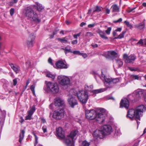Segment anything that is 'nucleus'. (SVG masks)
Instances as JSON below:
<instances>
[{
  "instance_id": "obj_54",
  "label": "nucleus",
  "mask_w": 146,
  "mask_h": 146,
  "mask_svg": "<svg viewBox=\"0 0 146 146\" xmlns=\"http://www.w3.org/2000/svg\"><path fill=\"white\" fill-rule=\"evenodd\" d=\"M48 62L50 64L52 65H53V64L52 63V60L50 58H49L48 60Z\"/></svg>"
},
{
  "instance_id": "obj_13",
  "label": "nucleus",
  "mask_w": 146,
  "mask_h": 146,
  "mask_svg": "<svg viewBox=\"0 0 146 146\" xmlns=\"http://www.w3.org/2000/svg\"><path fill=\"white\" fill-rule=\"evenodd\" d=\"M54 102L55 107H64L65 106L64 100L61 98L57 97L54 99Z\"/></svg>"
},
{
  "instance_id": "obj_19",
  "label": "nucleus",
  "mask_w": 146,
  "mask_h": 146,
  "mask_svg": "<svg viewBox=\"0 0 146 146\" xmlns=\"http://www.w3.org/2000/svg\"><path fill=\"white\" fill-rule=\"evenodd\" d=\"M35 110V106H33L28 111V115L25 117V119L31 120V117L32 115Z\"/></svg>"
},
{
  "instance_id": "obj_62",
  "label": "nucleus",
  "mask_w": 146,
  "mask_h": 146,
  "mask_svg": "<svg viewBox=\"0 0 146 146\" xmlns=\"http://www.w3.org/2000/svg\"><path fill=\"white\" fill-rule=\"evenodd\" d=\"M86 24V23L84 22L80 24V26L81 27H83V26L85 25Z\"/></svg>"
},
{
  "instance_id": "obj_32",
  "label": "nucleus",
  "mask_w": 146,
  "mask_h": 146,
  "mask_svg": "<svg viewBox=\"0 0 146 146\" xmlns=\"http://www.w3.org/2000/svg\"><path fill=\"white\" fill-rule=\"evenodd\" d=\"M116 62L119 67H120L122 66L123 62L121 59L118 58L116 60Z\"/></svg>"
},
{
  "instance_id": "obj_14",
  "label": "nucleus",
  "mask_w": 146,
  "mask_h": 146,
  "mask_svg": "<svg viewBox=\"0 0 146 146\" xmlns=\"http://www.w3.org/2000/svg\"><path fill=\"white\" fill-rule=\"evenodd\" d=\"M57 68L60 69H66L68 68V65L67 64L66 62L63 60H59L55 64Z\"/></svg>"
},
{
  "instance_id": "obj_60",
  "label": "nucleus",
  "mask_w": 146,
  "mask_h": 146,
  "mask_svg": "<svg viewBox=\"0 0 146 146\" xmlns=\"http://www.w3.org/2000/svg\"><path fill=\"white\" fill-rule=\"evenodd\" d=\"M107 99L108 100H110V99H111V100H114V98L113 97H110V96L108 97Z\"/></svg>"
},
{
  "instance_id": "obj_38",
  "label": "nucleus",
  "mask_w": 146,
  "mask_h": 146,
  "mask_svg": "<svg viewBox=\"0 0 146 146\" xmlns=\"http://www.w3.org/2000/svg\"><path fill=\"white\" fill-rule=\"evenodd\" d=\"M35 86L34 85H32L30 87V89L32 91V93H33V95L34 96L35 95Z\"/></svg>"
},
{
  "instance_id": "obj_10",
  "label": "nucleus",
  "mask_w": 146,
  "mask_h": 146,
  "mask_svg": "<svg viewBox=\"0 0 146 146\" xmlns=\"http://www.w3.org/2000/svg\"><path fill=\"white\" fill-rule=\"evenodd\" d=\"M143 94V92L141 89H138L135 90L133 93L129 95L128 96V98L131 100L137 99L139 98Z\"/></svg>"
},
{
  "instance_id": "obj_8",
  "label": "nucleus",
  "mask_w": 146,
  "mask_h": 146,
  "mask_svg": "<svg viewBox=\"0 0 146 146\" xmlns=\"http://www.w3.org/2000/svg\"><path fill=\"white\" fill-rule=\"evenodd\" d=\"M47 89L48 92H51L53 94L58 93L59 90V88L56 82H48L46 84Z\"/></svg>"
},
{
  "instance_id": "obj_58",
  "label": "nucleus",
  "mask_w": 146,
  "mask_h": 146,
  "mask_svg": "<svg viewBox=\"0 0 146 146\" xmlns=\"http://www.w3.org/2000/svg\"><path fill=\"white\" fill-rule=\"evenodd\" d=\"M122 30V28L121 27H119L117 28L116 30H115V31H119L121 32Z\"/></svg>"
},
{
  "instance_id": "obj_18",
  "label": "nucleus",
  "mask_w": 146,
  "mask_h": 146,
  "mask_svg": "<svg viewBox=\"0 0 146 146\" xmlns=\"http://www.w3.org/2000/svg\"><path fill=\"white\" fill-rule=\"evenodd\" d=\"M93 135L94 138L96 139L98 138L100 139L102 138L103 136L104 135L101 129L100 130L97 129L94 131Z\"/></svg>"
},
{
  "instance_id": "obj_4",
  "label": "nucleus",
  "mask_w": 146,
  "mask_h": 146,
  "mask_svg": "<svg viewBox=\"0 0 146 146\" xmlns=\"http://www.w3.org/2000/svg\"><path fill=\"white\" fill-rule=\"evenodd\" d=\"M77 96L78 100L82 104H86L88 98L87 91L83 90H79L78 89H72L70 90V93Z\"/></svg>"
},
{
  "instance_id": "obj_61",
  "label": "nucleus",
  "mask_w": 146,
  "mask_h": 146,
  "mask_svg": "<svg viewBox=\"0 0 146 146\" xmlns=\"http://www.w3.org/2000/svg\"><path fill=\"white\" fill-rule=\"evenodd\" d=\"M29 83H30V82H29V80H27V83H26V86L25 87V89L27 88V86L29 84Z\"/></svg>"
},
{
  "instance_id": "obj_46",
  "label": "nucleus",
  "mask_w": 146,
  "mask_h": 146,
  "mask_svg": "<svg viewBox=\"0 0 146 146\" xmlns=\"http://www.w3.org/2000/svg\"><path fill=\"white\" fill-rule=\"evenodd\" d=\"M14 12V9L13 8H11L10 10V13L11 16H12Z\"/></svg>"
},
{
  "instance_id": "obj_40",
  "label": "nucleus",
  "mask_w": 146,
  "mask_h": 146,
  "mask_svg": "<svg viewBox=\"0 0 146 146\" xmlns=\"http://www.w3.org/2000/svg\"><path fill=\"white\" fill-rule=\"evenodd\" d=\"M47 126L46 125H43L42 127V129L44 133L47 132Z\"/></svg>"
},
{
  "instance_id": "obj_5",
  "label": "nucleus",
  "mask_w": 146,
  "mask_h": 146,
  "mask_svg": "<svg viewBox=\"0 0 146 146\" xmlns=\"http://www.w3.org/2000/svg\"><path fill=\"white\" fill-rule=\"evenodd\" d=\"M100 78L103 81L105 86L107 88L111 87L114 84L119 82V78L112 79L109 76L107 75V70L106 69H103L102 71V75Z\"/></svg>"
},
{
  "instance_id": "obj_39",
  "label": "nucleus",
  "mask_w": 146,
  "mask_h": 146,
  "mask_svg": "<svg viewBox=\"0 0 146 146\" xmlns=\"http://www.w3.org/2000/svg\"><path fill=\"white\" fill-rule=\"evenodd\" d=\"M72 53H73L75 54L80 55L81 54V52H80V51L78 50H76L73 51H72Z\"/></svg>"
},
{
  "instance_id": "obj_56",
  "label": "nucleus",
  "mask_w": 146,
  "mask_h": 146,
  "mask_svg": "<svg viewBox=\"0 0 146 146\" xmlns=\"http://www.w3.org/2000/svg\"><path fill=\"white\" fill-rule=\"evenodd\" d=\"M110 12V10L106 8V14H109Z\"/></svg>"
},
{
  "instance_id": "obj_51",
  "label": "nucleus",
  "mask_w": 146,
  "mask_h": 146,
  "mask_svg": "<svg viewBox=\"0 0 146 146\" xmlns=\"http://www.w3.org/2000/svg\"><path fill=\"white\" fill-rule=\"evenodd\" d=\"M80 55L82 56L83 57H84V58H86L87 57V54L85 53H81V54Z\"/></svg>"
},
{
  "instance_id": "obj_3",
  "label": "nucleus",
  "mask_w": 146,
  "mask_h": 146,
  "mask_svg": "<svg viewBox=\"0 0 146 146\" xmlns=\"http://www.w3.org/2000/svg\"><path fill=\"white\" fill-rule=\"evenodd\" d=\"M85 113L86 117L88 119H95L99 123H102L104 121V117L103 115L97 114V113L94 110H86Z\"/></svg>"
},
{
  "instance_id": "obj_2",
  "label": "nucleus",
  "mask_w": 146,
  "mask_h": 146,
  "mask_svg": "<svg viewBox=\"0 0 146 146\" xmlns=\"http://www.w3.org/2000/svg\"><path fill=\"white\" fill-rule=\"evenodd\" d=\"M146 110V108L143 105H140L136 108L135 109H131L127 112V117L130 119H135L137 121L138 125L140 122L137 120H140V117L143 115V113Z\"/></svg>"
},
{
  "instance_id": "obj_34",
  "label": "nucleus",
  "mask_w": 146,
  "mask_h": 146,
  "mask_svg": "<svg viewBox=\"0 0 146 146\" xmlns=\"http://www.w3.org/2000/svg\"><path fill=\"white\" fill-rule=\"evenodd\" d=\"M6 111H1L0 109V115L1 118H2L3 119H4L6 115Z\"/></svg>"
},
{
  "instance_id": "obj_29",
  "label": "nucleus",
  "mask_w": 146,
  "mask_h": 146,
  "mask_svg": "<svg viewBox=\"0 0 146 146\" xmlns=\"http://www.w3.org/2000/svg\"><path fill=\"white\" fill-rule=\"evenodd\" d=\"M25 132L24 130H22L20 133V138L19 140V141L20 143H21L22 140L23 139L24 136Z\"/></svg>"
},
{
  "instance_id": "obj_36",
  "label": "nucleus",
  "mask_w": 146,
  "mask_h": 146,
  "mask_svg": "<svg viewBox=\"0 0 146 146\" xmlns=\"http://www.w3.org/2000/svg\"><path fill=\"white\" fill-rule=\"evenodd\" d=\"M126 33L125 31H123L122 33H121L117 37H115V38L117 39V38H121L124 37V34L125 33Z\"/></svg>"
},
{
  "instance_id": "obj_49",
  "label": "nucleus",
  "mask_w": 146,
  "mask_h": 146,
  "mask_svg": "<svg viewBox=\"0 0 146 146\" xmlns=\"http://www.w3.org/2000/svg\"><path fill=\"white\" fill-rule=\"evenodd\" d=\"M135 9V7L133 8L132 9H129L127 10V12L130 13L131 12H133V11Z\"/></svg>"
},
{
  "instance_id": "obj_43",
  "label": "nucleus",
  "mask_w": 146,
  "mask_h": 146,
  "mask_svg": "<svg viewBox=\"0 0 146 146\" xmlns=\"http://www.w3.org/2000/svg\"><path fill=\"white\" fill-rule=\"evenodd\" d=\"M111 30V27H108L107 30L106 31V32L107 35H109L110 34V31Z\"/></svg>"
},
{
  "instance_id": "obj_6",
  "label": "nucleus",
  "mask_w": 146,
  "mask_h": 146,
  "mask_svg": "<svg viewBox=\"0 0 146 146\" xmlns=\"http://www.w3.org/2000/svg\"><path fill=\"white\" fill-rule=\"evenodd\" d=\"M24 13L30 20L37 23H39L40 21L36 13L34 12L30 7H28L26 8L24 11Z\"/></svg>"
},
{
  "instance_id": "obj_50",
  "label": "nucleus",
  "mask_w": 146,
  "mask_h": 146,
  "mask_svg": "<svg viewBox=\"0 0 146 146\" xmlns=\"http://www.w3.org/2000/svg\"><path fill=\"white\" fill-rule=\"evenodd\" d=\"M96 25V24L95 23L92 24H89L88 25V27L89 28H92L94 27Z\"/></svg>"
},
{
  "instance_id": "obj_21",
  "label": "nucleus",
  "mask_w": 146,
  "mask_h": 146,
  "mask_svg": "<svg viewBox=\"0 0 146 146\" xmlns=\"http://www.w3.org/2000/svg\"><path fill=\"white\" fill-rule=\"evenodd\" d=\"M9 65L11 68L16 74L19 73L20 71V68L16 64H14L13 63L9 64Z\"/></svg>"
},
{
  "instance_id": "obj_59",
  "label": "nucleus",
  "mask_w": 146,
  "mask_h": 146,
  "mask_svg": "<svg viewBox=\"0 0 146 146\" xmlns=\"http://www.w3.org/2000/svg\"><path fill=\"white\" fill-rule=\"evenodd\" d=\"M129 69L131 71H135L137 70L136 69L133 68H129Z\"/></svg>"
},
{
  "instance_id": "obj_37",
  "label": "nucleus",
  "mask_w": 146,
  "mask_h": 146,
  "mask_svg": "<svg viewBox=\"0 0 146 146\" xmlns=\"http://www.w3.org/2000/svg\"><path fill=\"white\" fill-rule=\"evenodd\" d=\"M101 7H99L98 6H96L95 8V9L93 10V12L97 11V12H100L101 11Z\"/></svg>"
},
{
  "instance_id": "obj_15",
  "label": "nucleus",
  "mask_w": 146,
  "mask_h": 146,
  "mask_svg": "<svg viewBox=\"0 0 146 146\" xmlns=\"http://www.w3.org/2000/svg\"><path fill=\"white\" fill-rule=\"evenodd\" d=\"M123 57L125 60V62L127 63H133L136 59L134 56L131 55L128 56L127 54H124Z\"/></svg>"
},
{
  "instance_id": "obj_45",
  "label": "nucleus",
  "mask_w": 146,
  "mask_h": 146,
  "mask_svg": "<svg viewBox=\"0 0 146 146\" xmlns=\"http://www.w3.org/2000/svg\"><path fill=\"white\" fill-rule=\"evenodd\" d=\"M55 106L54 105V104H51L49 106V108L50 109H52V110H53V109H55Z\"/></svg>"
},
{
  "instance_id": "obj_12",
  "label": "nucleus",
  "mask_w": 146,
  "mask_h": 146,
  "mask_svg": "<svg viewBox=\"0 0 146 146\" xmlns=\"http://www.w3.org/2000/svg\"><path fill=\"white\" fill-rule=\"evenodd\" d=\"M73 95V94L72 93L71 94H70V91L69 97L68 99V102L69 105L72 108H73L74 106L78 104L77 100L75 98L72 96Z\"/></svg>"
},
{
  "instance_id": "obj_47",
  "label": "nucleus",
  "mask_w": 146,
  "mask_h": 146,
  "mask_svg": "<svg viewBox=\"0 0 146 146\" xmlns=\"http://www.w3.org/2000/svg\"><path fill=\"white\" fill-rule=\"evenodd\" d=\"M144 42L143 40V41L142 39H140V40L137 42V45H138L139 44H140L141 45H143V44Z\"/></svg>"
},
{
  "instance_id": "obj_64",
  "label": "nucleus",
  "mask_w": 146,
  "mask_h": 146,
  "mask_svg": "<svg viewBox=\"0 0 146 146\" xmlns=\"http://www.w3.org/2000/svg\"><path fill=\"white\" fill-rule=\"evenodd\" d=\"M139 145V142L135 143L133 146H138Z\"/></svg>"
},
{
  "instance_id": "obj_53",
  "label": "nucleus",
  "mask_w": 146,
  "mask_h": 146,
  "mask_svg": "<svg viewBox=\"0 0 146 146\" xmlns=\"http://www.w3.org/2000/svg\"><path fill=\"white\" fill-rule=\"evenodd\" d=\"M57 30L54 31L53 32V35L50 36L51 38H53V37L54 35H55L57 33Z\"/></svg>"
},
{
  "instance_id": "obj_17",
  "label": "nucleus",
  "mask_w": 146,
  "mask_h": 146,
  "mask_svg": "<svg viewBox=\"0 0 146 146\" xmlns=\"http://www.w3.org/2000/svg\"><path fill=\"white\" fill-rule=\"evenodd\" d=\"M129 105V102L127 99L124 98L121 100L120 103V108L124 107L126 109H128Z\"/></svg>"
},
{
  "instance_id": "obj_30",
  "label": "nucleus",
  "mask_w": 146,
  "mask_h": 146,
  "mask_svg": "<svg viewBox=\"0 0 146 146\" xmlns=\"http://www.w3.org/2000/svg\"><path fill=\"white\" fill-rule=\"evenodd\" d=\"M58 40L62 43H66L68 42V39L66 37L63 38H58Z\"/></svg>"
},
{
  "instance_id": "obj_20",
  "label": "nucleus",
  "mask_w": 146,
  "mask_h": 146,
  "mask_svg": "<svg viewBox=\"0 0 146 146\" xmlns=\"http://www.w3.org/2000/svg\"><path fill=\"white\" fill-rule=\"evenodd\" d=\"M104 54V56L107 58L115 57L117 55V53L113 51L105 52Z\"/></svg>"
},
{
  "instance_id": "obj_48",
  "label": "nucleus",
  "mask_w": 146,
  "mask_h": 146,
  "mask_svg": "<svg viewBox=\"0 0 146 146\" xmlns=\"http://www.w3.org/2000/svg\"><path fill=\"white\" fill-rule=\"evenodd\" d=\"M40 120L41 121V123H44L46 122V121L45 119L43 117H41L40 118Z\"/></svg>"
},
{
  "instance_id": "obj_41",
  "label": "nucleus",
  "mask_w": 146,
  "mask_h": 146,
  "mask_svg": "<svg viewBox=\"0 0 146 146\" xmlns=\"http://www.w3.org/2000/svg\"><path fill=\"white\" fill-rule=\"evenodd\" d=\"M124 23L127 25V26L131 28L132 27V25L129 23V22L125 21H124Z\"/></svg>"
},
{
  "instance_id": "obj_9",
  "label": "nucleus",
  "mask_w": 146,
  "mask_h": 146,
  "mask_svg": "<svg viewBox=\"0 0 146 146\" xmlns=\"http://www.w3.org/2000/svg\"><path fill=\"white\" fill-rule=\"evenodd\" d=\"M104 135H108L110 134L113 131L111 125H105L101 127Z\"/></svg>"
},
{
  "instance_id": "obj_52",
  "label": "nucleus",
  "mask_w": 146,
  "mask_h": 146,
  "mask_svg": "<svg viewBox=\"0 0 146 146\" xmlns=\"http://www.w3.org/2000/svg\"><path fill=\"white\" fill-rule=\"evenodd\" d=\"M71 43H72V44H76L78 43L77 40H73L72 42Z\"/></svg>"
},
{
  "instance_id": "obj_1",
  "label": "nucleus",
  "mask_w": 146,
  "mask_h": 146,
  "mask_svg": "<svg viewBox=\"0 0 146 146\" xmlns=\"http://www.w3.org/2000/svg\"><path fill=\"white\" fill-rule=\"evenodd\" d=\"M56 135L60 139H64V142L66 146H74V142L76 138V135L78 131L77 130L72 131L70 134L65 138L64 132L61 127L56 129Z\"/></svg>"
},
{
  "instance_id": "obj_16",
  "label": "nucleus",
  "mask_w": 146,
  "mask_h": 146,
  "mask_svg": "<svg viewBox=\"0 0 146 146\" xmlns=\"http://www.w3.org/2000/svg\"><path fill=\"white\" fill-rule=\"evenodd\" d=\"M36 35L34 33H31L29 36L26 44L29 47L33 46V43L35 38Z\"/></svg>"
},
{
  "instance_id": "obj_26",
  "label": "nucleus",
  "mask_w": 146,
  "mask_h": 146,
  "mask_svg": "<svg viewBox=\"0 0 146 146\" xmlns=\"http://www.w3.org/2000/svg\"><path fill=\"white\" fill-rule=\"evenodd\" d=\"M98 33L102 38L105 39H108V37L106 36L105 34L104 31L99 30L98 31Z\"/></svg>"
},
{
  "instance_id": "obj_7",
  "label": "nucleus",
  "mask_w": 146,
  "mask_h": 146,
  "mask_svg": "<svg viewBox=\"0 0 146 146\" xmlns=\"http://www.w3.org/2000/svg\"><path fill=\"white\" fill-rule=\"evenodd\" d=\"M57 81L59 84L62 86H68L70 82V77L63 75L58 76Z\"/></svg>"
},
{
  "instance_id": "obj_22",
  "label": "nucleus",
  "mask_w": 146,
  "mask_h": 146,
  "mask_svg": "<svg viewBox=\"0 0 146 146\" xmlns=\"http://www.w3.org/2000/svg\"><path fill=\"white\" fill-rule=\"evenodd\" d=\"M98 111H99V113H97V114H101L103 115L104 117V120L105 119V116L107 112L106 110L103 108H99L98 109Z\"/></svg>"
},
{
  "instance_id": "obj_27",
  "label": "nucleus",
  "mask_w": 146,
  "mask_h": 146,
  "mask_svg": "<svg viewBox=\"0 0 146 146\" xmlns=\"http://www.w3.org/2000/svg\"><path fill=\"white\" fill-rule=\"evenodd\" d=\"M107 89L106 88H101L99 89L93 90L92 91V92L94 93L98 94L99 93L102 92L106 91Z\"/></svg>"
},
{
  "instance_id": "obj_35",
  "label": "nucleus",
  "mask_w": 146,
  "mask_h": 146,
  "mask_svg": "<svg viewBox=\"0 0 146 146\" xmlns=\"http://www.w3.org/2000/svg\"><path fill=\"white\" fill-rule=\"evenodd\" d=\"M36 4L37 7V10L38 11H40L43 8V7L42 6V5L38 3H36Z\"/></svg>"
},
{
  "instance_id": "obj_57",
  "label": "nucleus",
  "mask_w": 146,
  "mask_h": 146,
  "mask_svg": "<svg viewBox=\"0 0 146 146\" xmlns=\"http://www.w3.org/2000/svg\"><path fill=\"white\" fill-rule=\"evenodd\" d=\"M122 20L121 18H120L117 20L114 21V22L115 23H117L118 22H120Z\"/></svg>"
},
{
  "instance_id": "obj_28",
  "label": "nucleus",
  "mask_w": 146,
  "mask_h": 146,
  "mask_svg": "<svg viewBox=\"0 0 146 146\" xmlns=\"http://www.w3.org/2000/svg\"><path fill=\"white\" fill-rule=\"evenodd\" d=\"M46 76L48 78H51L53 79L54 78L56 75L50 72H47L46 74Z\"/></svg>"
},
{
  "instance_id": "obj_33",
  "label": "nucleus",
  "mask_w": 146,
  "mask_h": 146,
  "mask_svg": "<svg viewBox=\"0 0 146 146\" xmlns=\"http://www.w3.org/2000/svg\"><path fill=\"white\" fill-rule=\"evenodd\" d=\"M130 78L133 80H138L140 78V77L138 75H135L134 74L131 75L130 76Z\"/></svg>"
},
{
  "instance_id": "obj_11",
  "label": "nucleus",
  "mask_w": 146,
  "mask_h": 146,
  "mask_svg": "<svg viewBox=\"0 0 146 146\" xmlns=\"http://www.w3.org/2000/svg\"><path fill=\"white\" fill-rule=\"evenodd\" d=\"M64 114V111L63 108L59 111H56L53 112L52 117L55 119H60L63 118Z\"/></svg>"
},
{
  "instance_id": "obj_25",
  "label": "nucleus",
  "mask_w": 146,
  "mask_h": 146,
  "mask_svg": "<svg viewBox=\"0 0 146 146\" xmlns=\"http://www.w3.org/2000/svg\"><path fill=\"white\" fill-rule=\"evenodd\" d=\"M62 49L64 50L66 54L68 53L72 52V50L71 49L70 46H67L65 48H62Z\"/></svg>"
},
{
  "instance_id": "obj_44",
  "label": "nucleus",
  "mask_w": 146,
  "mask_h": 146,
  "mask_svg": "<svg viewBox=\"0 0 146 146\" xmlns=\"http://www.w3.org/2000/svg\"><path fill=\"white\" fill-rule=\"evenodd\" d=\"M33 134L34 135L35 137V145L38 143V137L36 136V135L34 133H33Z\"/></svg>"
},
{
  "instance_id": "obj_42",
  "label": "nucleus",
  "mask_w": 146,
  "mask_h": 146,
  "mask_svg": "<svg viewBox=\"0 0 146 146\" xmlns=\"http://www.w3.org/2000/svg\"><path fill=\"white\" fill-rule=\"evenodd\" d=\"M115 134H116L117 135H119L121 134L120 131L119 129H115Z\"/></svg>"
},
{
  "instance_id": "obj_55",
  "label": "nucleus",
  "mask_w": 146,
  "mask_h": 146,
  "mask_svg": "<svg viewBox=\"0 0 146 146\" xmlns=\"http://www.w3.org/2000/svg\"><path fill=\"white\" fill-rule=\"evenodd\" d=\"M13 85L15 86L17 83V79H14L13 80Z\"/></svg>"
},
{
  "instance_id": "obj_23",
  "label": "nucleus",
  "mask_w": 146,
  "mask_h": 146,
  "mask_svg": "<svg viewBox=\"0 0 146 146\" xmlns=\"http://www.w3.org/2000/svg\"><path fill=\"white\" fill-rule=\"evenodd\" d=\"M145 26V23L144 21L139 24H137L135 25V27L137 28L140 30L143 29Z\"/></svg>"
},
{
  "instance_id": "obj_63",
  "label": "nucleus",
  "mask_w": 146,
  "mask_h": 146,
  "mask_svg": "<svg viewBox=\"0 0 146 146\" xmlns=\"http://www.w3.org/2000/svg\"><path fill=\"white\" fill-rule=\"evenodd\" d=\"M92 46L94 47V48H96L98 46V45L97 44H92Z\"/></svg>"
},
{
  "instance_id": "obj_31",
  "label": "nucleus",
  "mask_w": 146,
  "mask_h": 146,
  "mask_svg": "<svg viewBox=\"0 0 146 146\" xmlns=\"http://www.w3.org/2000/svg\"><path fill=\"white\" fill-rule=\"evenodd\" d=\"M93 88V86L92 85H90L89 86H88L86 84L85 86V91H90L92 92V90L91 89H92Z\"/></svg>"
},
{
  "instance_id": "obj_24",
  "label": "nucleus",
  "mask_w": 146,
  "mask_h": 146,
  "mask_svg": "<svg viewBox=\"0 0 146 146\" xmlns=\"http://www.w3.org/2000/svg\"><path fill=\"white\" fill-rule=\"evenodd\" d=\"M111 9L113 12H118L119 11L118 7L116 4L113 5L111 7Z\"/></svg>"
}]
</instances>
